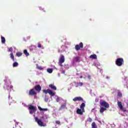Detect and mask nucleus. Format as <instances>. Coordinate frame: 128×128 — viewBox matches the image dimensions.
Listing matches in <instances>:
<instances>
[{
	"label": "nucleus",
	"instance_id": "nucleus-42",
	"mask_svg": "<svg viewBox=\"0 0 128 128\" xmlns=\"http://www.w3.org/2000/svg\"><path fill=\"white\" fill-rule=\"evenodd\" d=\"M76 88H78V86H76Z\"/></svg>",
	"mask_w": 128,
	"mask_h": 128
},
{
	"label": "nucleus",
	"instance_id": "nucleus-35",
	"mask_svg": "<svg viewBox=\"0 0 128 128\" xmlns=\"http://www.w3.org/2000/svg\"><path fill=\"white\" fill-rule=\"evenodd\" d=\"M118 96H122V93H120V92L118 93Z\"/></svg>",
	"mask_w": 128,
	"mask_h": 128
},
{
	"label": "nucleus",
	"instance_id": "nucleus-36",
	"mask_svg": "<svg viewBox=\"0 0 128 128\" xmlns=\"http://www.w3.org/2000/svg\"><path fill=\"white\" fill-rule=\"evenodd\" d=\"M88 78H89L90 80V78H91V76H90V75H88Z\"/></svg>",
	"mask_w": 128,
	"mask_h": 128
},
{
	"label": "nucleus",
	"instance_id": "nucleus-3",
	"mask_svg": "<svg viewBox=\"0 0 128 128\" xmlns=\"http://www.w3.org/2000/svg\"><path fill=\"white\" fill-rule=\"evenodd\" d=\"M64 56L62 54L60 55L58 62V64L60 66H62V64L64 62Z\"/></svg>",
	"mask_w": 128,
	"mask_h": 128
},
{
	"label": "nucleus",
	"instance_id": "nucleus-22",
	"mask_svg": "<svg viewBox=\"0 0 128 128\" xmlns=\"http://www.w3.org/2000/svg\"><path fill=\"white\" fill-rule=\"evenodd\" d=\"M24 54L26 56H30V54L28 52V50H24Z\"/></svg>",
	"mask_w": 128,
	"mask_h": 128
},
{
	"label": "nucleus",
	"instance_id": "nucleus-31",
	"mask_svg": "<svg viewBox=\"0 0 128 128\" xmlns=\"http://www.w3.org/2000/svg\"><path fill=\"white\" fill-rule=\"evenodd\" d=\"M38 48H42V44H40V43H38Z\"/></svg>",
	"mask_w": 128,
	"mask_h": 128
},
{
	"label": "nucleus",
	"instance_id": "nucleus-5",
	"mask_svg": "<svg viewBox=\"0 0 128 128\" xmlns=\"http://www.w3.org/2000/svg\"><path fill=\"white\" fill-rule=\"evenodd\" d=\"M84 48V44L81 42L79 44H76L75 46V50H76L78 51L80 48Z\"/></svg>",
	"mask_w": 128,
	"mask_h": 128
},
{
	"label": "nucleus",
	"instance_id": "nucleus-15",
	"mask_svg": "<svg viewBox=\"0 0 128 128\" xmlns=\"http://www.w3.org/2000/svg\"><path fill=\"white\" fill-rule=\"evenodd\" d=\"M74 62H80V57L76 56L73 60Z\"/></svg>",
	"mask_w": 128,
	"mask_h": 128
},
{
	"label": "nucleus",
	"instance_id": "nucleus-24",
	"mask_svg": "<svg viewBox=\"0 0 128 128\" xmlns=\"http://www.w3.org/2000/svg\"><path fill=\"white\" fill-rule=\"evenodd\" d=\"M53 70H52V68H48V69H47V72H48L49 74H52Z\"/></svg>",
	"mask_w": 128,
	"mask_h": 128
},
{
	"label": "nucleus",
	"instance_id": "nucleus-34",
	"mask_svg": "<svg viewBox=\"0 0 128 128\" xmlns=\"http://www.w3.org/2000/svg\"><path fill=\"white\" fill-rule=\"evenodd\" d=\"M56 124H60V122L57 120L56 122Z\"/></svg>",
	"mask_w": 128,
	"mask_h": 128
},
{
	"label": "nucleus",
	"instance_id": "nucleus-38",
	"mask_svg": "<svg viewBox=\"0 0 128 128\" xmlns=\"http://www.w3.org/2000/svg\"><path fill=\"white\" fill-rule=\"evenodd\" d=\"M62 74H64V71H62Z\"/></svg>",
	"mask_w": 128,
	"mask_h": 128
},
{
	"label": "nucleus",
	"instance_id": "nucleus-12",
	"mask_svg": "<svg viewBox=\"0 0 128 128\" xmlns=\"http://www.w3.org/2000/svg\"><path fill=\"white\" fill-rule=\"evenodd\" d=\"M84 111H83L81 108H78L76 110V114H84Z\"/></svg>",
	"mask_w": 128,
	"mask_h": 128
},
{
	"label": "nucleus",
	"instance_id": "nucleus-26",
	"mask_svg": "<svg viewBox=\"0 0 128 128\" xmlns=\"http://www.w3.org/2000/svg\"><path fill=\"white\" fill-rule=\"evenodd\" d=\"M16 56L18 57L22 56V52H18L16 53Z\"/></svg>",
	"mask_w": 128,
	"mask_h": 128
},
{
	"label": "nucleus",
	"instance_id": "nucleus-14",
	"mask_svg": "<svg viewBox=\"0 0 128 128\" xmlns=\"http://www.w3.org/2000/svg\"><path fill=\"white\" fill-rule=\"evenodd\" d=\"M49 88H50L51 90H56V86H54V84H50Z\"/></svg>",
	"mask_w": 128,
	"mask_h": 128
},
{
	"label": "nucleus",
	"instance_id": "nucleus-18",
	"mask_svg": "<svg viewBox=\"0 0 128 128\" xmlns=\"http://www.w3.org/2000/svg\"><path fill=\"white\" fill-rule=\"evenodd\" d=\"M104 110H106V108H104V107H102L100 108V114H104Z\"/></svg>",
	"mask_w": 128,
	"mask_h": 128
},
{
	"label": "nucleus",
	"instance_id": "nucleus-2",
	"mask_svg": "<svg viewBox=\"0 0 128 128\" xmlns=\"http://www.w3.org/2000/svg\"><path fill=\"white\" fill-rule=\"evenodd\" d=\"M29 110H30V114H32L36 112V107L33 106L32 105H29Z\"/></svg>",
	"mask_w": 128,
	"mask_h": 128
},
{
	"label": "nucleus",
	"instance_id": "nucleus-4",
	"mask_svg": "<svg viewBox=\"0 0 128 128\" xmlns=\"http://www.w3.org/2000/svg\"><path fill=\"white\" fill-rule=\"evenodd\" d=\"M43 92H44L46 94H48L52 96H54L55 94L54 92H52L50 89L44 90H43Z\"/></svg>",
	"mask_w": 128,
	"mask_h": 128
},
{
	"label": "nucleus",
	"instance_id": "nucleus-19",
	"mask_svg": "<svg viewBox=\"0 0 128 128\" xmlns=\"http://www.w3.org/2000/svg\"><path fill=\"white\" fill-rule=\"evenodd\" d=\"M92 128H98V126H96V122H92Z\"/></svg>",
	"mask_w": 128,
	"mask_h": 128
},
{
	"label": "nucleus",
	"instance_id": "nucleus-30",
	"mask_svg": "<svg viewBox=\"0 0 128 128\" xmlns=\"http://www.w3.org/2000/svg\"><path fill=\"white\" fill-rule=\"evenodd\" d=\"M8 52H12V47H10L8 50Z\"/></svg>",
	"mask_w": 128,
	"mask_h": 128
},
{
	"label": "nucleus",
	"instance_id": "nucleus-9",
	"mask_svg": "<svg viewBox=\"0 0 128 128\" xmlns=\"http://www.w3.org/2000/svg\"><path fill=\"white\" fill-rule=\"evenodd\" d=\"M36 94L37 93L34 90V88H32L30 90L28 94L29 96H36Z\"/></svg>",
	"mask_w": 128,
	"mask_h": 128
},
{
	"label": "nucleus",
	"instance_id": "nucleus-17",
	"mask_svg": "<svg viewBox=\"0 0 128 128\" xmlns=\"http://www.w3.org/2000/svg\"><path fill=\"white\" fill-rule=\"evenodd\" d=\"M90 58H94V60H96V58H98L96 56V55L95 54H92L90 56Z\"/></svg>",
	"mask_w": 128,
	"mask_h": 128
},
{
	"label": "nucleus",
	"instance_id": "nucleus-23",
	"mask_svg": "<svg viewBox=\"0 0 128 128\" xmlns=\"http://www.w3.org/2000/svg\"><path fill=\"white\" fill-rule=\"evenodd\" d=\"M10 58L12 60L13 62H14V54L13 53L10 54Z\"/></svg>",
	"mask_w": 128,
	"mask_h": 128
},
{
	"label": "nucleus",
	"instance_id": "nucleus-10",
	"mask_svg": "<svg viewBox=\"0 0 128 128\" xmlns=\"http://www.w3.org/2000/svg\"><path fill=\"white\" fill-rule=\"evenodd\" d=\"M118 106L121 110H122V112H126V110L124 108V106H122V102L118 101Z\"/></svg>",
	"mask_w": 128,
	"mask_h": 128
},
{
	"label": "nucleus",
	"instance_id": "nucleus-1",
	"mask_svg": "<svg viewBox=\"0 0 128 128\" xmlns=\"http://www.w3.org/2000/svg\"><path fill=\"white\" fill-rule=\"evenodd\" d=\"M122 64H124V58H118L116 59V64L118 66H122Z\"/></svg>",
	"mask_w": 128,
	"mask_h": 128
},
{
	"label": "nucleus",
	"instance_id": "nucleus-41",
	"mask_svg": "<svg viewBox=\"0 0 128 128\" xmlns=\"http://www.w3.org/2000/svg\"><path fill=\"white\" fill-rule=\"evenodd\" d=\"M77 84H78V82L77 83Z\"/></svg>",
	"mask_w": 128,
	"mask_h": 128
},
{
	"label": "nucleus",
	"instance_id": "nucleus-37",
	"mask_svg": "<svg viewBox=\"0 0 128 128\" xmlns=\"http://www.w3.org/2000/svg\"><path fill=\"white\" fill-rule=\"evenodd\" d=\"M48 99L45 98V102H48Z\"/></svg>",
	"mask_w": 128,
	"mask_h": 128
},
{
	"label": "nucleus",
	"instance_id": "nucleus-29",
	"mask_svg": "<svg viewBox=\"0 0 128 128\" xmlns=\"http://www.w3.org/2000/svg\"><path fill=\"white\" fill-rule=\"evenodd\" d=\"M60 97H57L56 98V102H60Z\"/></svg>",
	"mask_w": 128,
	"mask_h": 128
},
{
	"label": "nucleus",
	"instance_id": "nucleus-32",
	"mask_svg": "<svg viewBox=\"0 0 128 128\" xmlns=\"http://www.w3.org/2000/svg\"><path fill=\"white\" fill-rule=\"evenodd\" d=\"M38 69L40 70H44V68L41 66L38 67Z\"/></svg>",
	"mask_w": 128,
	"mask_h": 128
},
{
	"label": "nucleus",
	"instance_id": "nucleus-33",
	"mask_svg": "<svg viewBox=\"0 0 128 128\" xmlns=\"http://www.w3.org/2000/svg\"><path fill=\"white\" fill-rule=\"evenodd\" d=\"M83 84H84L82 82H79L80 86H82Z\"/></svg>",
	"mask_w": 128,
	"mask_h": 128
},
{
	"label": "nucleus",
	"instance_id": "nucleus-28",
	"mask_svg": "<svg viewBox=\"0 0 128 128\" xmlns=\"http://www.w3.org/2000/svg\"><path fill=\"white\" fill-rule=\"evenodd\" d=\"M87 122H92V118H89L87 119Z\"/></svg>",
	"mask_w": 128,
	"mask_h": 128
},
{
	"label": "nucleus",
	"instance_id": "nucleus-21",
	"mask_svg": "<svg viewBox=\"0 0 128 128\" xmlns=\"http://www.w3.org/2000/svg\"><path fill=\"white\" fill-rule=\"evenodd\" d=\"M38 110H40V111L44 110V111L46 112V110H48V108H41L40 106H38Z\"/></svg>",
	"mask_w": 128,
	"mask_h": 128
},
{
	"label": "nucleus",
	"instance_id": "nucleus-25",
	"mask_svg": "<svg viewBox=\"0 0 128 128\" xmlns=\"http://www.w3.org/2000/svg\"><path fill=\"white\" fill-rule=\"evenodd\" d=\"M18 66V62H14V63H13L12 66L13 68H16V66Z\"/></svg>",
	"mask_w": 128,
	"mask_h": 128
},
{
	"label": "nucleus",
	"instance_id": "nucleus-39",
	"mask_svg": "<svg viewBox=\"0 0 128 128\" xmlns=\"http://www.w3.org/2000/svg\"><path fill=\"white\" fill-rule=\"evenodd\" d=\"M80 78H82V76H80Z\"/></svg>",
	"mask_w": 128,
	"mask_h": 128
},
{
	"label": "nucleus",
	"instance_id": "nucleus-8",
	"mask_svg": "<svg viewBox=\"0 0 128 128\" xmlns=\"http://www.w3.org/2000/svg\"><path fill=\"white\" fill-rule=\"evenodd\" d=\"M33 88L38 93L40 92V90H42V86L40 84L36 86Z\"/></svg>",
	"mask_w": 128,
	"mask_h": 128
},
{
	"label": "nucleus",
	"instance_id": "nucleus-7",
	"mask_svg": "<svg viewBox=\"0 0 128 128\" xmlns=\"http://www.w3.org/2000/svg\"><path fill=\"white\" fill-rule=\"evenodd\" d=\"M100 104L102 106H104L106 108H110V104L106 101L100 102Z\"/></svg>",
	"mask_w": 128,
	"mask_h": 128
},
{
	"label": "nucleus",
	"instance_id": "nucleus-40",
	"mask_svg": "<svg viewBox=\"0 0 128 128\" xmlns=\"http://www.w3.org/2000/svg\"><path fill=\"white\" fill-rule=\"evenodd\" d=\"M10 88H12V86H10Z\"/></svg>",
	"mask_w": 128,
	"mask_h": 128
},
{
	"label": "nucleus",
	"instance_id": "nucleus-11",
	"mask_svg": "<svg viewBox=\"0 0 128 128\" xmlns=\"http://www.w3.org/2000/svg\"><path fill=\"white\" fill-rule=\"evenodd\" d=\"M74 102H84V98H82L79 96V97H75L73 99Z\"/></svg>",
	"mask_w": 128,
	"mask_h": 128
},
{
	"label": "nucleus",
	"instance_id": "nucleus-20",
	"mask_svg": "<svg viewBox=\"0 0 128 128\" xmlns=\"http://www.w3.org/2000/svg\"><path fill=\"white\" fill-rule=\"evenodd\" d=\"M1 40H2V44H6V38H4V37L2 36Z\"/></svg>",
	"mask_w": 128,
	"mask_h": 128
},
{
	"label": "nucleus",
	"instance_id": "nucleus-27",
	"mask_svg": "<svg viewBox=\"0 0 128 128\" xmlns=\"http://www.w3.org/2000/svg\"><path fill=\"white\" fill-rule=\"evenodd\" d=\"M36 46H31L30 47V50H36Z\"/></svg>",
	"mask_w": 128,
	"mask_h": 128
},
{
	"label": "nucleus",
	"instance_id": "nucleus-6",
	"mask_svg": "<svg viewBox=\"0 0 128 128\" xmlns=\"http://www.w3.org/2000/svg\"><path fill=\"white\" fill-rule=\"evenodd\" d=\"M35 120L40 126H46L44 125V122L42 121V120L38 119V117H36Z\"/></svg>",
	"mask_w": 128,
	"mask_h": 128
},
{
	"label": "nucleus",
	"instance_id": "nucleus-13",
	"mask_svg": "<svg viewBox=\"0 0 128 128\" xmlns=\"http://www.w3.org/2000/svg\"><path fill=\"white\" fill-rule=\"evenodd\" d=\"M66 108V103H64L61 105L60 107L59 108V110H62Z\"/></svg>",
	"mask_w": 128,
	"mask_h": 128
},
{
	"label": "nucleus",
	"instance_id": "nucleus-16",
	"mask_svg": "<svg viewBox=\"0 0 128 128\" xmlns=\"http://www.w3.org/2000/svg\"><path fill=\"white\" fill-rule=\"evenodd\" d=\"M86 106V104L84 103H82L81 105L80 106V108L82 109V110L83 112H84V107Z\"/></svg>",
	"mask_w": 128,
	"mask_h": 128
}]
</instances>
